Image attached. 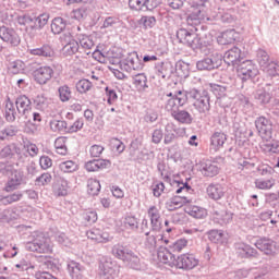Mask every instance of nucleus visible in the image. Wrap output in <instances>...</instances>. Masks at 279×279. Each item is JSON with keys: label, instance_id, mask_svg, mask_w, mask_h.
<instances>
[{"label": "nucleus", "instance_id": "obj_37", "mask_svg": "<svg viewBox=\"0 0 279 279\" xmlns=\"http://www.w3.org/2000/svg\"><path fill=\"white\" fill-rule=\"evenodd\" d=\"M25 192L15 191L7 196L0 198V206H9L10 204H15V202H21Z\"/></svg>", "mask_w": 279, "mask_h": 279}, {"label": "nucleus", "instance_id": "obj_9", "mask_svg": "<svg viewBox=\"0 0 279 279\" xmlns=\"http://www.w3.org/2000/svg\"><path fill=\"white\" fill-rule=\"evenodd\" d=\"M143 61L138 58V52L132 51L128 57L120 61L121 71H126V73H132V71H143Z\"/></svg>", "mask_w": 279, "mask_h": 279}, {"label": "nucleus", "instance_id": "obj_43", "mask_svg": "<svg viewBox=\"0 0 279 279\" xmlns=\"http://www.w3.org/2000/svg\"><path fill=\"white\" fill-rule=\"evenodd\" d=\"M236 38L234 37V31H225L217 37L218 45H232Z\"/></svg>", "mask_w": 279, "mask_h": 279}, {"label": "nucleus", "instance_id": "obj_45", "mask_svg": "<svg viewBox=\"0 0 279 279\" xmlns=\"http://www.w3.org/2000/svg\"><path fill=\"white\" fill-rule=\"evenodd\" d=\"M210 20L208 21H221V23H232L234 17L228 11H219L216 15L209 16ZM207 20L202 21V23H206Z\"/></svg>", "mask_w": 279, "mask_h": 279}, {"label": "nucleus", "instance_id": "obj_2", "mask_svg": "<svg viewBox=\"0 0 279 279\" xmlns=\"http://www.w3.org/2000/svg\"><path fill=\"white\" fill-rule=\"evenodd\" d=\"M50 15L49 13H41L39 15H31V14H24L20 15L17 17L19 25H22L25 27L26 34L31 36V38H34L36 36L37 32H40L45 28L47 23H49Z\"/></svg>", "mask_w": 279, "mask_h": 279}, {"label": "nucleus", "instance_id": "obj_51", "mask_svg": "<svg viewBox=\"0 0 279 279\" xmlns=\"http://www.w3.org/2000/svg\"><path fill=\"white\" fill-rule=\"evenodd\" d=\"M207 235H208V240L211 243H223L225 234L222 230H217V229L209 230L207 232Z\"/></svg>", "mask_w": 279, "mask_h": 279}, {"label": "nucleus", "instance_id": "obj_24", "mask_svg": "<svg viewBox=\"0 0 279 279\" xmlns=\"http://www.w3.org/2000/svg\"><path fill=\"white\" fill-rule=\"evenodd\" d=\"M199 171L204 178H215L219 175V166L215 161L203 159L198 163Z\"/></svg>", "mask_w": 279, "mask_h": 279}, {"label": "nucleus", "instance_id": "obj_13", "mask_svg": "<svg viewBox=\"0 0 279 279\" xmlns=\"http://www.w3.org/2000/svg\"><path fill=\"white\" fill-rule=\"evenodd\" d=\"M233 250L238 256V258H258L260 256V253L256 248H254L252 245L245 243V242H235L233 244Z\"/></svg>", "mask_w": 279, "mask_h": 279}, {"label": "nucleus", "instance_id": "obj_64", "mask_svg": "<svg viewBox=\"0 0 279 279\" xmlns=\"http://www.w3.org/2000/svg\"><path fill=\"white\" fill-rule=\"evenodd\" d=\"M186 245H189V241L186 239H180L174 241L169 247L172 252H182Z\"/></svg>", "mask_w": 279, "mask_h": 279}, {"label": "nucleus", "instance_id": "obj_59", "mask_svg": "<svg viewBox=\"0 0 279 279\" xmlns=\"http://www.w3.org/2000/svg\"><path fill=\"white\" fill-rule=\"evenodd\" d=\"M51 180H52L51 173L44 172L36 178L35 184L36 186H47V184H50Z\"/></svg>", "mask_w": 279, "mask_h": 279}, {"label": "nucleus", "instance_id": "obj_15", "mask_svg": "<svg viewBox=\"0 0 279 279\" xmlns=\"http://www.w3.org/2000/svg\"><path fill=\"white\" fill-rule=\"evenodd\" d=\"M117 264L110 257H102L99 262V276L101 279H114Z\"/></svg>", "mask_w": 279, "mask_h": 279}, {"label": "nucleus", "instance_id": "obj_36", "mask_svg": "<svg viewBox=\"0 0 279 279\" xmlns=\"http://www.w3.org/2000/svg\"><path fill=\"white\" fill-rule=\"evenodd\" d=\"M185 213L194 219H204L206 217L207 211L204 207L195 206V205H186L184 208Z\"/></svg>", "mask_w": 279, "mask_h": 279}, {"label": "nucleus", "instance_id": "obj_56", "mask_svg": "<svg viewBox=\"0 0 279 279\" xmlns=\"http://www.w3.org/2000/svg\"><path fill=\"white\" fill-rule=\"evenodd\" d=\"M99 191H101V183L98 180H89L87 184V192L89 195H99Z\"/></svg>", "mask_w": 279, "mask_h": 279}, {"label": "nucleus", "instance_id": "obj_10", "mask_svg": "<svg viewBox=\"0 0 279 279\" xmlns=\"http://www.w3.org/2000/svg\"><path fill=\"white\" fill-rule=\"evenodd\" d=\"M236 66H238L236 69L238 77L241 80V82H247V80H254V77L258 75V69L250 60L240 62L239 65Z\"/></svg>", "mask_w": 279, "mask_h": 279}, {"label": "nucleus", "instance_id": "obj_55", "mask_svg": "<svg viewBox=\"0 0 279 279\" xmlns=\"http://www.w3.org/2000/svg\"><path fill=\"white\" fill-rule=\"evenodd\" d=\"M232 216L231 211H222L221 214H217V222L219 226H228V223H232Z\"/></svg>", "mask_w": 279, "mask_h": 279}, {"label": "nucleus", "instance_id": "obj_40", "mask_svg": "<svg viewBox=\"0 0 279 279\" xmlns=\"http://www.w3.org/2000/svg\"><path fill=\"white\" fill-rule=\"evenodd\" d=\"M178 141V131L173 129L172 125H166L163 132V145H171Z\"/></svg>", "mask_w": 279, "mask_h": 279}, {"label": "nucleus", "instance_id": "obj_50", "mask_svg": "<svg viewBox=\"0 0 279 279\" xmlns=\"http://www.w3.org/2000/svg\"><path fill=\"white\" fill-rule=\"evenodd\" d=\"M122 223L126 230H133V231L138 230V218H136L135 216L124 217Z\"/></svg>", "mask_w": 279, "mask_h": 279}, {"label": "nucleus", "instance_id": "obj_28", "mask_svg": "<svg viewBox=\"0 0 279 279\" xmlns=\"http://www.w3.org/2000/svg\"><path fill=\"white\" fill-rule=\"evenodd\" d=\"M148 217L150 219V230L153 232H160L162 228V220H160V210L156 206H150L147 210Z\"/></svg>", "mask_w": 279, "mask_h": 279}, {"label": "nucleus", "instance_id": "obj_38", "mask_svg": "<svg viewBox=\"0 0 279 279\" xmlns=\"http://www.w3.org/2000/svg\"><path fill=\"white\" fill-rule=\"evenodd\" d=\"M21 151V148L16 146V144H8L0 150V158H8L9 160H12L16 154Z\"/></svg>", "mask_w": 279, "mask_h": 279}, {"label": "nucleus", "instance_id": "obj_42", "mask_svg": "<svg viewBox=\"0 0 279 279\" xmlns=\"http://www.w3.org/2000/svg\"><path fill=\"white\" fill-rule=\"evenodd\" d=\"M50 130L60 134H69V124L64 120H52L50 121Z\"/></svg>", "mask_w": 279, "mask_h": 279}, {"label": "nucleus", "instance_id": "obj_33", "mask_svg": "<svg viewBox=\"0 0 279 279\" xmlns=\"http://www.w3.org/2000/svg\"><path fill=\"white\" fill-rule=\"evenodd\" d=\"M187 95L189 92L186 90H174L166 93L163 99H178L179 106H186L187 104Z\"/></svg>", "mask_w": 279, "mask_h": 279}, {"label": "nucleus", "instance_id": "obj_46", "mask_svg": "<svg viewBox=\"0 0 279 279\" xmlns=\"http://www.w3.org/2000/svg\"><path fill=\"white\" fill-rule=\"evenodd\" d=\"M133 85L137 90H145V88H148L147 85V75L145 73H140L133 76Z\"/></svg>", "mask_w": 279, "mask_h": 279}, {"label": "nucleus", "instance_id": "obj_31", "mask_svg": "<svg viewBox=\"0 0 279 279\" xmlns=\"http://www.w3.org/2000/svg\"><path fill=\"white\" fill-rule=\"evenodd\" d=\"M21 114H19V111L16 110V107L14 106V102L10 97L5 100V107H4V119L8 123H14L17 119H21Z\"/></svg>", "mask_w": 279, "mask_h": 279}, {"label": "nucleus", "instance_id": "obj_20", "mask_svg": "<svg viewBox=\"0 0 279 279\" xmlns=\"http://www.w3.org/2000/svg\"><path fill=\"white\" fill-rule=\"evenodd\" d=\"M157 5H160V0H129V8L136 12H151Z\"/></svg>", "mask_w": 279, "mask_h": 279}, {"label": "nucleus", "instance_id": "obj_48", "mask_svg": "<svg viewBox=\"0 0 279 279\" xmlns=\"http://www.w3.org/2000/svg\"><path fill=\"white\" fill-rule=\"evenodd\" d=\"M82 269L83 267L75 260L68 263V271L72 278H80Z\"/></svg>", "mask_w": 279, "mask_h": 279}, {"label": "nucleus", "instance_id": "obj_60", "mask_svg": "<svg viewBox=\"0 0 279 279\" xmlns=\"http://www.w3.org/2000/svg\"><path fill=\"white\" fill-rule=\"evenodd\" d=\"M12 174L13 177L11 179H13L20 186H22V184H27V175H25L23 170H13Z\"/></svg>", "mask_w": 279, "mask_h": 279}, {"label": "nucleus", "instance_id": "obj_61", "mask_svg": "<svg viewBox=\"0 0 279 279\" xmlns=\"http://www.w3.org/2000/svg\"><path fill=\"white\" fill-rule=\"evenodd\" d=\"M86 16H88V11L84 7H81L78 9H74L71 12V17L75 19V21H82V20L86 19Z\"/></svg>", "mask_w": 279, "mask_h": 279}, {"label": "nucleus", "instance_id": "obj_19", "mask_svg": "<svg viewBox=\"0 0 279 279\" xmlns=\"http://www.w3.org/2000/svg\"><path fill=\"white\" fill-rule=\"evenodd\" d=\"M197 265H199V259L195 258V255L186 253L177 257L174 267L190 271V269H195Z\"/></svg>", "mask_w": 279, "mask_h": 279}, {"label": "nucleus", "instance_id": "obj_6", "mask_svg": "<svg viewBox=\"0 0 279 279\" xmlns=\"http://www.w3.org/2000/svg\"><path fill=\"white\" fill-rule=\"evenodd\" d=\"M202 3H197L193 11L187 15L186 23L192 27L202 25V21H210V15H208V0H201Z\"/></svg>", "mask_w": 279, "mask_h": 279}, {"label": "nucleus", "instance_id": "obj_18", "mask_svg": "<svg viewBox=\"0 0 279 279\" xmlns=\"http://www.w3.org/2000/svg\"><path fill=\"white\" fill-rule=\"evenodd\" d=\"M54 73L56 72L53 71V68L49 65H43L37 68L33 72V77L37 84H40V86H44L48 82H51V78L53 77Z\"/></svg>", "mask_w": 279, "mask_h": 279}, {"label": "nucleus", "instance_id": "obj_41", "mask_svg": "<svg viewBox=\"0 0 279 279\" xmlns=\"http://www.w3.org/2000/svg\"><path fill=\"white\" fill-rule=\"evenodd\" d=\"M19 134V129L15 125H8L4 129L0 130V143L3 141H10L13 136Z\"/></svg>", "mask_w": 279, "mask_h": 279}, {"label": "nucleus", "instance_id": "obj_47", "mask_svg": "<svg viewBox=\"0 0 279 279\" xmlns=\"http://www.w3.org/2000/svg\"><path fill=\"white\" fill-rule=\"evenodd\" d=\"M138 25H141L143 29H151L156 27V16L143 15L138 21Z\"/></svg>", "mask_w": 279, "mask_h": 279}, {"label": "nucleus", "instance_id": "obj_62", "mask_svg": "<svg viewBox=\"0 0 279 279\" xmlns=\"http://www.w3.org/2000/svg\"><path fill=\"white\" fill-rule=\"evenodd\" d=\"M34 104L37 108V110H46L48 102L47 97H45V94H39L34 98Z\"/></svg>", "mask_w": 279, "mask_h": 279}, {"label": "nucleus", "instance_id": "obj_12", "mask_svg": "<svg viewBox=\"0 0 279 279\" xmlns=\"http://www.w3.org/2000/svg\"><path fill=\"white\" fill-rule=\"evenodd\" d=\"M209 90L210 93H213V95H215L217 101L216 104H218V106H220V108H229L230 107V98H228V87L217 84V83H210L209 84Z\"/></svg>", "mask_w": 279, "mask_h": 279}, {"label": "nucleus", "instance_id": "obj_39", "mask_svg": "<svg viewBox=\"0 0 279 279\" xmlns=\"http://www.w3.org/2000/svg\"><path fill=\"white\" fill-rule=\"evenodd\" d=\"M254 99L260 104V106H265L267 104H269V101H271V94H269V92H267V89L265 88H258L255 93H254Z\"/></svg>", "mask_w": 279, "mask_h": 279}, {"label": "nucleus", "instance_id": "obj_63", "mask_svg": "<svg viewBox=\"0 0 279 279\" xmlns=\"http://www.w3.org/2000/svg\"><path fill=\"white\" fill-rule=\"evenodd\" d=\"M119 23H121L119 17H117V16H108V17L105 19L102 27L105 29H114V27H117V25H119Z\"/></svg>", "mask_w": 279, "mask_h": 279}, {"label": "nucleus", "instance_id": "obj_29", "mask_svg": "<svg viewBox=\"0 0 279 279\" xmlns=\"http://www.w3.org/2000/svg\"><path fill=\"white\" fill-rule=\"evenodd\" d=\"M226 141H228V135L221 131H216L210 136V145L209 149L210 151H219L223 145H226Z\"/></svg>", "mask_w": 279, "mask_h": 279}, {"label": "nucleus", "instance_id": "obj_49", "mask_svg": "<svg viewBox=\"0 0 279 279\" xmlns=\"http://www.w3.org/2000/svg\"><path fill=\"white\" fill-rule=\"evenodd\" d=\"M145 240H144V247L146 250H148V252H156L157 245H158V241L156 240V235L148 233L147 235H145Z\"/></svg>", "mask_w": 279, "mask_h": 279}, {"label": "nucleus", "instance_id": "obj_52", "mask_svg": "<svg viewBox=\"0 0 279 279\" xmlns=\"http://www.w3.org/2000/svg\"><path fill=\"white\" fill-rule=\"evenodd\" d=\"M93 88V82L86 78H82L76 83V90L81 95L88 93Z\"/></svg>", "mask_w": 279, "mask_h": 279}, {"label": "nucleus", "instance_id": "obj_34", "mask_svg": "<svg viewBox=\"0 0 279 279\" xmlns=\"http://www.w3.org/2000/svg\"><path fill=\"white\" fill-rule=\"evenodd\" d=\"M165 104H163V109L166 112H169L171 117H173L180 108H182L184 105H180V101L174 98H162Z\"/></svg>", "mask_w": 279, "mask_h": 279}, {"label": "nucleus", "instance_id": "obj_25", "mask_svg": "<svg viewBox=\"0 0 279 279\" xmlns=\"http://www.w3.org/2000/svg\"><path fill=\"white\" fill-rule=\"evenodd\" d=\"M31 56H37L38 58H44L45 60H51L56 58V50L53 46L49 44H44L38 48L28 49Z\"/></svg>", "mask_w": 279, "mask_h": 279}, {"label": "nucleus", "instance_id": "obj_4", "mask_svg": "<svg viewBox=\"0 0 279 279\" xmlns=\"http://www.w3.org/2000/svg\"><path fill=\"white\" fill-rule=\"evenodd\" d=\"M193 99V106L199 114L210 112V93L206 89L192 88L187 90V100Z\"/></svg>", "mask_w": 279, "mask_h": 279}, {"label": "nucleus", "instance_id": "obj_58", "mask_svg": "<svg viewBox=\"0 0 279 279\" xmlns=\"http://www.w3.org/2000/svg\"><path fill=\"white\" fill-rule=\"evenodd\" d=\"M82 219L85 226H93L97 221V211H84Z\"/></svg>", "mask_w": 279, "mask_h": 279}, {"label": "nucleus", "instance_id": "obj_54", "mask_svg": "<svg viewBox=\"0 0 279 279\" xmlns=\"http://www.w3.org/2000/svg\"><path fill=\"white\" fill-rule=\"evenodd\" d=\"M58 93H59V99L60 101H62L63 104L69 101L71 99V87H69V85H62L58 88Z\"/></svg>", "mask_w": 279, "mask_h": 279}, {"label": "nucleus", "instance_id": "obj_11", "mask_svg": "<svg viewBox=\"0 0 279 279\" xmlns=\"http://www.w3.org/2000/svg\"><path fill=\"white\" fill-rule=\"evenodd\" d=\"M255 247L263 252L266 256H276L278 254V242L274 241L270 238L262 236L258 238L255 243Z\"/></svg>", "mask_w": 279, "mask_h": 279}, {"label": "nucleus", "instance_id": "obj_44", "mask_svg": "<svg viewBox=\"0 0 279 279\" xmlns=\"http://www.w3.org/2000/svg\"><path fill=\"white\" fill-rule=\"evenodd\" d=\"M51 32L52 34H62L66 29V21L62 17H54L51 21Z\"/></svg>", "mask_w": 279, "mask_h": 279}, {"label": "nucleus", "instance_id": "obj_14", "mask_svg": "<svg viewBox=\"0 0 279 279\" xmlns=\"http://www.w3.org/2000/svg\"><path fill=\"white\" fill-rule=\"evenodd\" d=\"M76 40L78 43V51L81 58H86V56H92L95 53V41L88 35L80 34L76 36Z\"/></svg>", "mask_w": 279, "mask_h": 279}, {"label": "nucleus", "instance_id": "obj_5", "mask_svg": "<svg viewBox=\"0 0 279 279\" xmlns=\"http://www.w3.org/2000/svg\"><path fill=\"white\" fill-rule=\"evenodd\" d=\"M28 252H37V254H51L53 245L51 239L47 238L43 232H35L33 240L26 244Z\"/></svg>", "mask_w": 279, "mask_h": 279}, {"label": "nucleus", "instance_id": "obj_26", "mask_svg": "<svg viewBox=\"0 0 279 279\" xmlns=\"http://www.w3.org/2000/svg\"><path fill=\"white\" fill-rule=\"evenodd\" d=\"M158 259L165 265H169V267H175V262L178 257L173 254L171 248L160 246L157 251Z\"/></svg>", "mask_w": 279, "mask_h": 279}, {"label": "nucleus", "instance_id": "obj_3", "mask_svg": "<svg viewBox=\"0 0 279 279\" xmlns=\"http://www.w3.org/2000/svg\"><path fill=\"white\" fill-rule=\"evenodd\" d=\"M112 255L119 260H123L128 267L141 271L143 269V264L141 263V257L132 251L130 246L123 243H118L112 246Z\"/></svg>", "mask_w": 279, "mask_h": 279}, {"label": "nucleus", "instance_id": "obj_35", "mask_svg": "<svg viewBox=\"0 0 279 279\" xmlns=\"http://www.w3.org/2000/svg\"><path fill=\"white\" fill-rule=\"evenodd\" d=\"M174 73L178 77H180V80H186V77L191 75V64L184 61H179L175 64Z\"/></svg>", "mask_w": 279, "mask_h": 279}, {"label": "nucleus", "instance_id": "obj_21", "mask_svg": "<svg viewBox=\"0 0 279 279\" xmlns=\"http://www.w3.org/2000/svg\"><path fill=\"white\" fill-rule=\"evenodd\" d=\"M154 70L157 77H161L162 80H169L173 73H175V68L171 61H159L155 63Z\"/></svg>", "mask_w": 279, "mask_h": 279}, {"label": "nucleus", "instance_id": "obj_1", "mask_svg": "<svg viewBox=\"0 0 279 279\" xmlns=\"http://www.w3.org/2000/svg\"><path fill=\"white\" fill-rule=\"evenodd\" d=\"M175 36L181 45L190 47L196 53L201 51L206 56L210 51V45H213V36L210 34L199 36L193 29L181 27L177 31Z\"/></svg>", "mask_w": 279, "mask_h": 279}, {"label": "nucleus", "instance_id": "obj_16", "mask_svg": "<svg viewBox=\"0 0 279 279\" xmlns=\"http://www.w3.org/2000/svg\"><path fill=\"white\" fill-rule=\"evenodd\" d=\"M0 38L11 47H19V45H21V36H19V33H16L14 28L5 25L0 26Z\"/></svg>", "mask_w": 279, "mask_h": 279}, {"label": "nucleus", "instance_id": "obj_53", "mask_svg": "<svg viewBox=\"0 0 279 279\" xmlns=\"http://www.w3.org/2000/svg\"><path fill=\"white\" fill-rule=\"evenodd\" d=\"M257 62L262 69H267V65L271 63L269 61V54L264 49L257 50Z\"/></svg>", "mask_w": 279, "mask_h": 279}, {"label": "nucleus", "instance_id": "obj_30", "mask_svg": "<svg viewBox=\"0 0 279 279\" xmlns=\"http://www.w3.org/2000/svg\"><path fill=\"white\" fill-rule=\"evenodd\" d=\"M209 199L219 202L226 195V186L221 183H211L206 189Z\"/></svg>", "mask_w": 279, "mask_h": 279}, {"label": "nucleus", "instance_id": "obj_22", "mask_svg": "<svg viewBox=\"0 0 279 279\" xmlns=\"http://www.w3.org/2000/svg\"><path fill=\"white\" fill-rule=\"evenodd\" d=\"M63 36L65 38V45L61 49L62 56L69 58L75 56V53H80V43L76 39H73L71 33L64 34Z\"/></svg>", "mask_w": 279, "mask_h": 279}, {"label": "nucleus", "instance_id": "obj_57", "mask_svg": "<svg viewBox=\"0 0 279 279\" xmlns=\"http://www.w3.org/2000/svg\"><path fill=\"white\" fill-rule=\"evenodd\" d=\"M59 168L63 173H73L77 169V163L73 160L63 161L59 165Z\"/></svg>", "mask_w": 279, "mask_h": 279}, {"label": "nucleus", "instance_id": "obj_23", "mask_svg": "<svg viewBox=\"0 0 279 279\" xmlns=\"http://www.w3.org/2000/svg\"><path fill=\"white\" fill-rule=\"evenodd\" d=\"M15 108L20 117L27 119L32 112V100L26 95H20L15 99Z\"/></svg>", "mask_w": 279, "mask_h": 279}, {"label": "nucleus", "instance_id": "obj_7", "mask_svg": "<svg viewBox=\"0 0 279 279\" xmlns=\"http://www.w3.org/2000/svg\"><path fill=\"white\" fill-rule=\"evenodd\" d=\"M223 64V54L213 52L211 54L198 60L196 62L197 71H217Z\"/></svg>", "mask_w": 279, "mask_h": 279}, {"label": "nucleus", "instance_id": "obj_27", "mask_svg": "<svg viewBox=\"0 0 279 279\" xmlns=\"http://www.w3.org/2000/svg\"><path fill=\"white\" fill-rule=\"evenodd\" d=\"M52 193L57 197H66L69 195V181L63 177H57L52 184Z\"/></svg>", "mask_w": 279, "mask_h": 279}, {"label": "nucleus", "instance_id": "obj_17", "mask_svg": "<svg viewBox=\"0 0 279 279\" xmlns=\"http://www.w3.org/2000/svg\"><path fill=\"white\" fill-rule=\"evenodd\" d=\"M245 58V52L241 51V48L234 46L227 50L222 56V61L228 66H239L240 62Z\"/></svg>", "mask_w": 279, "mask_h": 279}, {"label": "nucleus", "instance_id": "obj_32", "mask_svg": "<svg viewBox=\"0 0 279 279\" xmlns=\"http://www.w3.org/2000/svg\"><path fill=\"white\" fill-rule=\"evenodd\" d=\"M172 119H174V121H178V123H181L182 125H191L194 121L193 114L184 109H179L172 116Z\"/></svg>", "mask_w": 279, "mask_h": 279}, {"label": "nucleus", "instance_id": "obj_8", "mask_svg": "<svg viewBox=\"0 0 279 279\" xmlns=\"http://www.w3.org/2000/svg\"><path fill=\"white\" fill-rule=\"evenodd\" d=\"M255 128L264 141H271L274 136V122L271 119L260 116L255 119Z\"/></svg>", "mask_w": 279, "mask_h": 279}]
</instances>
